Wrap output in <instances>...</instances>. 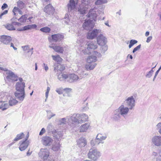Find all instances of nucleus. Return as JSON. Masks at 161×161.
Instances as JSON below:
<instances>
[{"label":"nucleus","instance_id":"nucleus-1","mask_svg":"<svg viewBox=\"0 0 161 161\" xmlns=\"http://www.w3.org/2000/svg\"><path fill=\"white\" fill-rule=\"evenodd\" d=\"M97 9V8L96 7L90 9L86 16L88 18H90L92 19H95L97 16L96 13V10ZM82 26L84 29L87 31L92 29L94 26V24L92 23V20L86 19L83 24Z\"/></svg>","mask_w":161,"mask_h":161},{"label":"nucleus","instance_id":"nucleus-2","mask_svg":"<svg viewBox=\"0 0 161 161\" xmlns=\"http://www.w3.org/2000/svg\"><path fill=\"white\" fill-rule=\"evenodd\" d=\"M130 109L122 103L118 108L114 111V114L113 118L115 121L119 120L121 116L124 118H126L128 114Z\"/></svg>","mask_w":161,"mask_h":161},{"label":"nucleus","instance_id":"nucleus-3","mask_svg":"<svg viewBox=\"0 0 161 161\" xmlns=\"http://www.w3.org/2000/svg\"><path fill=\"white\" fill-rule=\"evenodd\" d=\"M92 4L90 0H82L77 8V12L81 15H84L87 12V9L91 7Z\"/></svg>","mask_w":161,"mask_h":161},{"label":"nucleus","instance_id":"nucleus-4","mask_svg":"<svg viewBox=\"0 0 161 161\" xmlns=\"http://www.w3.org/2000/svg\"><path fill=\"white\" fill-rule=\"evenodd\" d=\"M101 153L97 149H91L88 153V158L92 160L96 161L101 156Z\"/></svg>","mask_w":161,"mask_h":161},{"label":"nucleus","instance_id":"nucleus-5","mask_svg":"<svg viewBox=\"0 0 161 161\" xmlns=\"http://www.w3.org/2000/svg\"><path fill=\"white\" fill-rule=\"evenodd\" d=\"M135 96H131L128 97L123 102V104L130 109H133L135 106Z\"/></svg>","mask_w":161,"mask_h":161},{"label":"nucleus","instance_id":"nucleus-6","mask_svg":"<svg viewBox=\"0 0 161 161\" xmlns=\"http://www.w3.org/2000/svg\"><path fill=\"white\" fill-rule=\"evenodd\" d=\"M69 124L73 127L77 126L79 123L78 114H74L68 118Z\"/></svg>","mask_w":161,"mask_h":161},{"label":"nucleus","instance_id":"nucleus-7","mask_svg":"<svg viewBox=\"0 0 161 161\" xmlns=\"http://www.w3.org/2000/svg\"><path fill=\"white\" fill-rule=\"evenodd\" d=\"M94 55H91L88 56L87 59V62L88 63L91 64L92 63H95L97 61V56L98 57H101L102 56L101 54L96 51H94L93 53Z\"/></svg>","mask_w":161,"mask_h":161},{"label":"nucleus","instance_id":"nucleus-8","mask_svg":"<svg viewBox=\"0 0 161 161\" xmlns=\"http://www.w3.org/2000/svg\"><path fill=\"white\" fill-rule=\"evenodd\" d=\"M79 0H69L67 5L69 12H73L75 11L76 5H77Z\"/></svg>","mask_w":161,"mask_h":161},{"label":"nucleus","instance_id":"nucleus-9","mask_svg":"<svg viewBox=\"0 0 161 161\" xmlns=\"http://www.w3.org/2000/svg\"><path fill=\"white\" fill-rule=\"evenodd\" d=\"M97 46L93 42L88 44L86 48L84 49L81 48L82 51L84 54H88L91 53V50H94L97 48Z\"/></svg>","mask_w":161,"mask_h":161},{"label":"nucleus","instance_id":"nucleus-10","mask_svg":"<svg viewBox=\"0 0 161 161\" xmlns=\"http://www.w3.org/2000/svg\"><path fill=\"white\" fill-rule=\"evenodd\" d=\"M64 36L60 34L52 35L51 37H48V39L50 42L53 41L56 42H59L63 40L64 38Z\"/></svg>","mask_w":161,"mask_h":161},{"label":"nucleus","instance_id":"nucleus-11","mask_svg":"<svg viewBox=\"0 0 161 161\" xmlns=\"http://www.w3.org/2000/svg\"><path fill=\"white\" fill-rule=\"evenodd\" d=\"M101 33V31L99 29H94L91 32H89L87 37L89 39H93L96 37L98 34Z\"/></svg>","mask_w":161,"mask_h":161},{"label":"nucleus","instance_id":"nucleus-12","mask_svg":"<svg viewBox=\"0 0 161 161\" xmlns=\"http://www.w3.org/2000/svg\"><path fill=\"white\" fill-rule=\"evenodd\" d=\"M40 158L44 160L46 159L49 155V152L47 149H41L39 153Z\"/></svg>","mask_w":161,"mask_h":161},{"label":"nucleus","instance_id":"nucleus-13","mask_svg":"<svg viewBox=\"0 0 161 161\" xmlns=\"http://www.w3.org/2000/svg\"><path fill=\"white\" fill-rule=\"evenodd\" d=\"M97 44L100 46L106 44L107 42V38L101 33L98 36L97 38Z\"/></svg>","mask_w":161,"mask_h":161},{"label":"nucleus","instance_id":"nucleus-14","mask_svg":"<svg viewBox=\"0 0 161 161\" xmlns=\"http://www.w3.org/2000/svg\"><path fill=\"white\" fill-rule=\"evenodd\" d=\"M53 142V139L48 136H43L42 138V142L45 146L50 145Z\"/></svg>","mask_w":161,"mask_h":161},{"label":"nucleus","instance_id":"nucleus-15","mask_svg":"<svg viewBox=\"0 0 161 161\" xmlns=\"http://www.w3.org/2000/svg\"><path fill=\"white\" fill-rule=\"evenodd\" d=\"M12 38L9 36L3 35L0 36V42L4 44H9Z\"/></svg>","mask_w":161,"mask_h":161},{"label":"nucleus","instance_id":"nucleus-16","mask_svg":"<svg viewBox=\"0 0 161 161\" xmlns=\"http://www.w3.org/2000/svg\"><path fill=\"white\" fill-rule=\"evenodd\" d=\"M44 11L48 15H53L54 13V9L51 4L46 6L44 9Z\"/></svg>","mask_w":161,"mask_h":161},{"label":"nucleus","instance_id":"nucleus-17","mask_svg":"<svg viewBox=\"0 0 161 161\" xmlns=\"http://www.w3.org/2000/svg\"><path fill=\"white\" fill-rule=\"evenodd\" d=\"M107 138V135L106 134L98 133L97 136L96 140H98L99 142H97V141L96 143L97 144H99L100 143H103L104 142H103V141L105 140Z\"/></svg>","mask_w":161,"mask_h":161},{"label":"nucleus","instance_id":"nucleus-18","mask_svg":"<svg viewBox=\"0 0 161 161\" xmlns=\"http://www.w3.org/2000/svg\"><path fill=\"white\" fill-rule=\"evenodd\" d=\"M77 145L80 148L84 147L86 145L87 141L85 138L81 137L76 141Z\"/></svg>","mask_w":161,"mask_h":161},{"label":"nucleus","instance_id":"nucleus-19","mask_svg":"<svg viewBox=\"0 0 161 161\" xmlns=\"http://www.w3.org/2000/svg\"><path fill=\"white\" fill-rule=\"evenodd\" d=\"M14 95L16 98L20 101H22L25 97V91H16L14 93Z\"/></svg>","mask_w":161,"mask_h":161},{"label":"nucleus","instance_id":"nucleus-20","mask_svg":"<svg viewBox=\"0 0 161 161\" xmlns=\"http://www.w3.org/2000/svg\"><path fill=\"white\" fill-rule=\"evenodd\" d=\"M152 142L156 146H161V136H154L152 139Z\"/></svg>","mask_w":161,"mask_h":161},{"label":"nucleus","instance_id":"nucleus-21","mask_svg":"<svg viewBox=\"0 0 161 161\" xmlns=\"http://www.w3.org/2000/svg\"><path fill=\"white\" fill-rule=\"evenodd\" d=\"M6 74L8 75L7 77V79L10 80L16 81L17 80V77L14 72L10 71H6Z\"/></svg>","mask_w":161,"mask_h":161},{"label":"nucleus","instance_id":"nucleus-22","mask_svg":"<svg viewBox=\"0 0 161 161\" xmlns=\"http://www.w3.org/2000/svg\"><path fill=\"white\" fill-rule=\"evenodd\" d=\"M49 47L53 49L56 52L58 53H63L64 51L63 47L55 44H51L49 45Z\"/></svg>","mask_w":161,"mask_h":161},{"label":"nucleus","instance_id":"nucleus-23","mask_svg":"<svg viewBox=\"0 0 161 161\" xmlns=\"http://www.w3.org/2000/svg\"><path fill=\"white\" fill-rule=\"evenodd\" d=\"M79 79V77L77 75L74 74H71L68 76L67 81L71 83L76 81Z\"/></svg>","mask_w":161,"mask_h":161},{"label":"nucleus","instance_id":"nucleus-24","mask_svg":"<svg viewBox=\"0 0 161 161\" xmlns=\"http://www.w3.org/2000/svg\"><path fill=\"white\" fill-rule=\"evenodd\" d=\"M21 142V143L19 146V148L21 151H23L27 147L29 144V141H25L23 142L21 141L20 142V143Z\"/></svg>","mask_w":161,"mask_h":161},{"label":"nucleus","instance_id":"nucleus-25","mask_svg":"<svg viewBox=\"0 0 161 161\" xmlns=\"http://www.w3.org/2000/svg\"><path fill=\"white\" fill-rule=\"evenodd\" d=\"M25 83H17L15 85L16 91H24Z\"/></svg>","mask_w":161,"mask_h":161},{"label":"nucleus","instance_id":"nucleus-26","mask_svg":"<svg viewBox=\"0 0 161 161\" xmlns=\"http://www.w3.org/2000/svg\"><path fill=\"white\" fill-rule=\"evenodd\" d=\"M78 116L79 123L86 121L88 119L87 115L85 114H78Z\"/></svg>","mask_w":161,"mask_h":161},{"label":"nucleus","instance_id":"nucleus-27","mask_svg":"<svg viewBox=\"0 0 161 161\" xmlns=\"http://www.w3.org/2000/svg\"><path fill=\"white\" fill-rule=\"evenodd\" d=\"M90 125L88 123H85L81 125L79 128V130L80 132L86 131L89 128Z\"/></svg>","mask_w":161,"mask_h":161},{"label":"nucleus","instance_id":"nucleus-28","mask_svg":"<svg viewBox=\"0 0 161 161\" xmlns=\"http://www.w3.org/2000/svg\"><path fill=\"white\" fill-rule=\"evenodd\" d=\"M54 137L58 140H61L63 136L62 132L60 131H55L53 133Z\"/></svg>","mask_w":161,"mask_h":161},{"label":"nucleus","instance_id":"nucleus-29","mask_svg":"<svg viewBox=\"0 0 161 161\" xmlns=\"http://www.w3.org/2000/svg\"><path fill=\"white\" fill-rule=\"evenodd\" d=\"M68 75H67L61 73L58 75V79L61 81H65L66 80H68Z\"/></svg>","mask_w":161,"mask_h":161},{"label":"nucleus","instance_id":"nucleus-30","mask_svg":"<svg viewBox=\"0 0 161 161\" xmlns=\"http://www.w3.org/2000/svg\"><path fill=\"white\" fill-rule=\"evenodd\" d=\"M9 107V104H8V103L4 101L2 103V104L0 105V109L3 111L6 110Z\"/></svg>","mask_w":161,"mask_h":161},{"label":"nucleus","instance_id":"nucleus-31","mask_svg":"<svg viewBox=\"0 0 161 161\" xmlns=\"http://www.w3.org/2000/svg\"><path fill=\"white\" fill-rule=\"evenodd\" d=\"M65 69V66L64 65L58 64L56 67H54V70L56 72L58 70L62 71Z\"/></svg>","mask_w":161,"mask_h":161},{"label":"nucleus","instance_id":"nucleus-32","mask_svg":"<svg viewBox=\"0 0 161 161\" xmlns=\"http://www.w3.org/2000/svg\"><path fill=\"white\" fill-rule=\"evenodd\" d=\"M96 65L97 64L96 63L89 64L86 65L85 68L87 70H92L96 66Z\"/></svg>","mask_w":161,"mask_h":161},{"label":"nucleus","instance_id":"nucleus-33","mask_svg":"<svg viewBox=\"0 0 161 161\" xmlns=\"http://www.w3.org/2000/svg\"><path fill=\"white\" fill-rule=\"evenodd\" d=\"M61 145L59 142H56L53 145L52 149L54 151H57L60 148Z\"/></svg>","mask_w":161,"mask_h":161},{"label":"nucleus","instance_id":"nucleus-34","mask_svg":"<svg viewBox=\"0 0 161 161\" xmlns=\"http://www.w3.org/2000/svg\"><path fill=\"white\" fill-rule=\"evenodd\" d=\"M36 27L37 25L35 24L28 25L25 26L23 27V30H24V31L27 30L32 29L35 28Z\"/></svg>","mask_w":161,"mask_h":161},{"label":"nucleus","instance_id":"nucleus-35","mask_svg":"<svg viewBox=\"0 0 161 161\" xmlns=\"http://www.w3.org/2000/svg\"><path fill=\"white\" fill-rule=\"evenodd\" d=\"M5 27L8 30L13 31L15 30V28L13 26V24H7L4 25Z\"/></svg>","mask_w":161,"mask_h":161},{"label":"nucleus","instance_id":"nucleus-36","mask_svg":"<svg viewBox=\"0 0 161 161\" xmlns=\"http://www.w3.org/2000/svg\"><path fill=\"white\" fill-rule=\"evenodd\" d=\"M18 101L16 100L15 99L11 98L8 102L9 105V106L15 105L18 103Z\"/></svg>","mask_w":161,"mask_h":161},{"label":"nucleus","instance_id":"nucleus-37","mask_svg":"<svg viewBox=\"0 0 161 161\" xmlns=\"http://www.w3.org/2000/svg\"><path fill=\"white\" fill-rule=\"evenodd\" d=\"M25 135L22 132L21 133L18 134L16 137L14 138V141H18L22 139L24 136Z\"/></svg>","mask_w":161,"mask_h":161},{"label":"nucleus","instance_id":"nucleus-38","mask_svg":"<svg viewBox=\"0 0 161 161\" xmlns=\"http://www.w3.org/2000/svg\"><path fill=\"white\" fill-rule=\"evenodd\" d=\"M52 57L54 60L57 62H60L62 60V58H60L59 55H57V56L52 55Z\"/></svg>","mask_w":161,"mask_h":161},{"label":"nucleus","instance_id":"nucleus-39","mask_svg":"<svg viewBox=\"0 0 161 161\" xmlns=\"http://www.w3.org/2000/svg\"><path fill=\"white\" fill-rule=\"evenodd\" d=\"M101 47L100 50L102 53H104L108 49L107 46L105 44L104 45L100 46Z\"/></svg>","mask_w":161,"mask_h":161},{"label":"nucleus","instance_id":"nucleus-40","mask_svg":"<svg viewBox=\"0 0 161 161\" xmlns=\"http://www.w3.org/2000/svg\"><path fill=\"white\" fill-rule=\"evenodd\" d=\"M107 2V0H97L95 2V3L96 5H100L106 3Z\"/></svg>","mask_w":161,"mask_h":161},{"label":"nucleus","instance_id":"nucleus-41","mask_svg":"<svg viewBox=\"0 0 161 161\" xmlns=\"http://www.w3.org/2000/svg\"><path fill=\"white\" fill-rule=\"evenodd\" d=\"M18 7L21 9L24 7L25 6V3L21 0H19L17 2Z\"/></svg>","mask_w":161,"mask_h":161},{"label":"nucleus","instance_id":"nucleus-42","mask_svg":"<svg viewBox=\"0 0 161 161\" xmlns=\"http://www.w3.org/2000/svg\"><path fill=\"white\" fill-rule=\"evenodd\" d=\"M47 119H50L52 117L54 116L55 114L53 113L50 110H47Z\"/></svg>","mask_w":161,"mask_h":161},{"label":"nucleus","instance_id":"nucleus-43","mask_svg":"<svg viewBox=\"0 0 161 161\" xmlns=\"http://www.w3.org/2000/svg\"><path fill=\"white\" fill-rule=\"evenodd\" d=\"M40 31L42 32L49 33L51 29L48 27H45L41 28L40 29Z\"/></svg>","mask_w":161,"mask_h":161},{"label":"nucleus","instance_id":"nucleus-44","mask_svg":"<svg viewBox=\"0 0 161 161\" xmlns=\"http://www.w3.org/2000/svg\"><path fill=\"white\" fill-rule=\"evenodd\" d=\"M156 65L155 66V67H153L151 70L147 73L146 75V76L147 77L150 78L151 77L153 72V69L154 68H155L156 67Z\"/></svg>","mask_w":161,"mask_h":161},{"label":"nucleus","instance_id":"nucleus-45","mask_svg":"<svg viewBox=\"0 0 161 161\" xmlns=\"http://www.w3.org/2000/svg\"><path fill=\"white\" fill-rule=\"evenodd\" d=\"M27 15L26 14L23 15L18 20L21 22H25L27 19Z\"/></svg>","mask_w":161,"mask_h":161},{"label":"nucleus","instance_id":"nucleus-46","mask_svg":"<svg viewBox=\"0 0 161 161\" xmlns=\"http://www.w3.org/2000/svg\"><path fill=\"white\" fill-rule=\"evenodd\" d=\"M66 122V119L65 118H63L59 119L58 124L60 125L65 124Z\"/></svg>","mask_w":161,"mask_h":161},{"label":"nucleus","instance_id":"nucleus-47","mask_svg":"<svg viewBox=\"0 0 161 161\" xmlns=\"http://www.w3.org/2000/svg\"><path fill=\"white\" fill-rule=\"evenodd\" d=\"M137 42V41L136 40H131L130 41L129 45V48H130L134 45Z\"/></svg>","mask_w":161,"mask_h":161},{"label":"nucleus","instance_id":"nucleus-48","mask_svg":"<svg viewBox=\"0 0 161 161\" xmlns=\"http://www.w3.org/2000/svg\"><path fill=\"white\" fill-rule=\"evenodd\" d=\"M156 129L161 135V122L158 123L156 125Z\"/></svg>","mask_w":161,"mask_h":161},{"label":"nucleus","instance_id":"nucleus-49","mask_svg":"<svg viewBox=\"0 0 161 161\" xmlns=\"http://www.w3.org/2000/svg\"><path fill=\"white\" fill-rule=\"evenodd\" d=\"M64 21L66 24H68L69 22V19L68 14H66L64 18Z\"/></svg>","mask_w":161,"mask_h":161},{"label":"nucleus","instance_id":"nucleus-50","mask_svg":"<svg viewBox=\"0 0 161 161\" xmlns=\"http://www.w3.org/2000/svg\"><path fill=\"white\" fill-rule=\"evenodd\" d=\"M80 76L79 78L80 79H82L83 78H84L85 77V76H87L88 75V73H85L84 72L82 71L80 73Z\"/></svg>","mask_w":161,"mask_h":161},{"label":"nucleus","instance_id":"nucleus-51","mask_svg":"<svg viewBox=\"0 0 161 161\" xmlns=\"http://www.w3.org/2000/svg\"><path fill=\"white\" fill-rule=\"evenodd\" d=\"M63 89L62 88H57L56 90V92H57L59 94H61L63 93Z\"/></svg>","mask_w":161,"mask_h":161},{"label":"nucleus","instance_id":"nucleus-52","mask_svg":"<svg viewBox=\"0 0 161 161\" xmlns=\"http://www.w3.org/2000/svg\"><path fill=\"white\" fill-rule=\"evenodd\" d=\"M22 48L23 51L25 52L27 51L28 52H29V47L28 45L22 46Z\"/></svg>","mask_w":161,"mask_h":161},{"label":"nucleus","instance_id":"nucleus-53","mask_svg":"<svg viewBox=\"0 0 161 161\" xmlns=\"http://www.w3.org/2000/svg\"><path fill=\"white\" fill-rule=\"evenodd\" d=\"M50 90V87H47V91L46 92V94H45V97H46V99H45V101H46L47 99V97H48V94L49 93Z\"/></svg>","mask_w":161,"mask_h":161},{"label":"nucleus","instance_id":"nucleus-54","mask_svg":"<svg viewBox=\"0 0 161 161\" xmlns=\"http://www.w3.org/2000/svg\"><path fill=\"white\" fill-rule=\"evenodd\" d=\"M141 44H140L139 45H138V46H137L136 47H135L134 49L133 50V51H132V52L133 53H135L136 51H137L138 50H139L140 48H141Z\"/></svg>","mask_w":161,"mask_h":161},{"label":"nucleus","instance_id":"nucleus-55","mask_svg":"<svg viewBox=\"0 0 161 161\" xmlns=\"http://www.w3.org/2000/svg\"><path fill=\"white\" fill-rule=\"evenodd\" d=\"M8 10H5L2 13L0 14V19H1L2 18V16L4 15L7 14L8 13Z\"/></svg>","mask_w":161,"mask_h":161},{"label":"nucleus","instance_id":"nucleus-56","mask_svg":"<svg viewBox=\"0 0 161 161\" xmlns=\"http://www.w3.org/2000/svg\"><path fill=\"white\" fill-rule=\"evenodd\" d=\"M19 8L16 7H14L13 9V12L14 14V15H15L16 13V12H18L19 11Z\"/></svg>","mask_w":161,"mask_h":161},{"label":"nucleus","instance_id":"nucleus-57","mask_svg":"<svg viewBox=\"0 0 161 161\" xmlns=\"http://www.w3.org/2000/svg\"><path fill=\"white\" fill-rule=\"evenodd\" d=\"M46 132L45 129L44 128H42L39 133V135L40 136L42 135Z\"/></svg>","mask_w":161,"mask_h":161},{"label":"nucleus","instance_id":"nucleus-58","mask_svg":"<svg viewBox=\"0 0 161 161\" xmlns=\"http://www.w3.org/2000/svg\"><path fill=\"white\" fill-rule=\"evenodd\" d=\"M8 6L7 4L4 3L3 5L1 7V8L2 10H4L5 8H7L8 7Z\"/></svg>","mask_w":161,"mask_h":161},{"label":"nucleus","instance_id":"nucleus-59","mask_svg":"<svg viewBox=\"0 0 161 161\" xmlns=\"http://www.w3.org/2000/svg\"><path fill=\"white\" fill-rule=\"evenodd\" d=\"M152 36H149L147 38V40L146 41V42L147 43H149L152 39Z\"/></svg>","mask_w":161,"mask_h":161},{"label":"nucleus","instance_id":"nucleus-60","mask_svg":"<svg viewBox=\"0 0 161 161\" xmlns=\"http://www.w3.org/2000/svg\"><path fill=\"white\" fill-rule=\"evenodd\" d=\"M44 65V69L45 71H47L48 69V67L47 66V65L44 63L43 64Z\"/></svg>","mask_w":161,"mask_h":161},{"label":"nucleus","instance_id":"nucleus-61","mask_svg":"<svg viewBox=\"0 0 161 161\" xmlns=\"http://www.w3.org/2000/svg\"><path fill=\"white\" fill-rule=\"evenodd\" d=\"M152 155L154 157H156L158 155V153L157 152L153 151L152 152Z\"/></svg>","mask_w":161,"mask_h":161},{"label":"nucleus","instance_id":"nucleus-62","mask_svg":"<svg viewBox=\"0 0 161 161\" xmlns=\"http://www.w3.org/2000/svg\"><path fill=\"white\" fill-rule=\"evenodd\" d=\"M156 161H161V156L159 155L156 158Z\"/></svg>","mask_w":161,"mask_h":161},{"label":"nucleus","instance_id":"nucleus-63","mask_svg":"<svg viewBox=\"0 0 161 161\" xmlns=\"http://www.w3.org/2000/svg\"><path fill=\"white\" fill-rule=\"evenodd\" d=\"M10 47H12L14 50H17V48L14 46V45L12 43L10 44Z\"/></svg>","mask_w":161,"mask_h":161},{"label":"nucleus","instance_id":"nucleus-64","mask_svg":"<svg viewBox=\"0 0 161 161\" xmlns=\"http://www.w3.org/2000/svg\"><path fill=\"white\" fill-rule=\"evenodd\" d=\"M63 90L66 91L67 92H69L71 91V89L70 88H65L63 89Z\"/></svg>","mask_w":161,"mask_h":161}]
</instances>
